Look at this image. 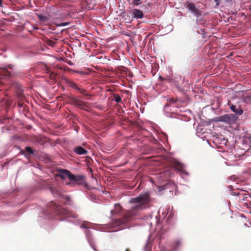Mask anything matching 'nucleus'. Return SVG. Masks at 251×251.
Returning <instances> with one entry per match:
<instances>
[{
  "label": "nucleus",
  "mask_w": 251,
  "mask_h": 251,
  "mask_svg": "<svg viewBox=\"0 0 251 251\" xmlns=\"http://www.w3.org/2000/svg\"><path fill=\"white\" fill-rule=\"evenodd\" d=\"M68 85L74 89V90L77 91L78 93L82 95L83 96L87 97H91L93 96L92 94H90L87 92V90L83 88L80 87L78 86L74 82L69 80L67 81ZM90 98H86L87 100H89Z\"/></svg>",
  "instance_id": "6"
},
{
  "label": "nucleus",
  "mask_w": 251,
  "mask_h": 251,
  "mask_svg": "<svg viewBox=\"0 0 251 251\" xmlns=\"http://www.w3.org/2000/svg\"><path fill=\"white\" fill-rule=\"evenodd\" d=\"M231 194L233 196H240V195H241V194H240V193L238 192V190L236 191V192L232 191L231 192Z\"/></svg>",
  "instance_id": "22"
},
{
  "label": "nucleus",
  "mask_w": 251,
  "mask_h": 251,
  "mask_svg": "<svg viewBox=\"0 0 251 251\" xmlns=\"http://www.w3.org/2000/svg\"><path fill=\"white\" fill-rule=\"evenodd\" d=\"M122 207L119 204H116L115 205L114 209L111 211V213L112 215L117 214L120 212L122 210Z\"/></svg>",
  "instance_id": "14"
},
{
  "label": "nucleus",
  "mask_w": 251,
  "mask_h": 251,
  "mask_svg": "<svg viewBox=\"0 0 251 251\" xmlns=\"http://www.w3.org/2000/svg\"><path fill=\"white\" fill-rule=\"evenodd\" d=\"M171 214H170L168 216L167 219L166 220V222H167L168 224H170V221L171 220Z\"/></svg>",
  "instance_id": "26"
},
{
  "label": "nucleus",
  "mask_w": 251,
  "mask_h": 251,
  "mask_svg": "<svg viewBox=\"0 0 251 251\" xmlns=\"http://www.w3.org/2000/svg\"><path fill=\"white\" fill-rule=\"evenodd\" d=\"M50 206L56 215L62 216L63 218L73 217L76 218L78 215L71 211H69L66 209L63 208L61 206L57 205L53 201L50 204Z\"/></svg>",
  "instance_id": "3"
},
{
  "label": "nucleus",
  "mask_w": 251,
  "mask_h": 251,
  "mask_svg": "<svg viewBox=\"0 0 251 251\" xmlns=\"http://www.w3.org/2000/svg\"><path fill=\"white\" fill-rule=\"evenodd\" d=\"M125 251H130V250L128 249H126Z\"/></svg>",
  "instance_id": "33"
},
{
  "label": "nucleus",
  "mask_w": 251,
  "mask_h": 251,
  "mask_svg": "<svg viewBox=\"0 0 251 251\" xmlns=\"http://www.w3.org/2000/svg\"><path fill=\"white\" fill-rule=\"evenodd\" d=\"M165 189V187L164 186H161L159 187L158 190L159 191H161L162 190H163Z\"/></svg>",
  "instance_id": "27"
},
{
  "label": "nucleus",
  "mask_w": 251,
  "mask_h": 251,
  "mask_svg": "<svg viewBox=\"0 0 251 251\" xmlns=\"http://www.w3.org/2000/svg\"><path fill=\"white\" fill-rule=\"evenodd\" d=\"M16 96L18 100V103L15 105L14 108H23V110H27L28 107L25 103V96L24 94V90L21 86H19L16 90Z\"/></svg>",
  "instance_id": "4"
},
{
  "label": "nucleus",
  "mask_w": 251,
  "mask_h": 251,
  "mask_svg": "<svg viewBox=\"0 0 251 251\" xmlns=\"http://www.w3.org/2000/svg\"><path fill=\"white\" fill-rule=\"evenodd\" d=\"M216 2V5H218L219 4V1H220V0H214Z\"/></svg>",
  "instance_id": "28"
},
{
  "label": "nucleus",
  "mask_w": 251,
  "mask_h": 251,
  "mask_svg": "<svg viewBox=\"0 0 251 251\" xmlns=\"http://www.w3.org/2000/svg\"><path fill=\"white\" fill-rule=\"evenodd\" d=\"M235 114H226L217 118V121L224 122L229 124L235 123L238 118L237 115H240L243 114V111H233Z\"/></svg>",
  "instance_id": "5"
},
{
  "label": "nucleus",
  "mask_w": 251,
  "mask_h": 251,
  "mask_svg": "<svg viewBox=\"0 0 251 251\" xmlns=\"http://www.w3.org/2000/svg\"><path fill=\"white\" fill-rule=\"evenodd\" d=\"M230 109H231V110H239V108L236 109V106L233 105H231L230 106Z\"/></svg>",
  "instance_id": "25"
},
{
  "label": "nucleus",
  "mask_w": 251,
  "mask_h": 251,
  "mask_svg": "<svg viewBox=\"0 0 251 251\" xmlns=\"http://www.w3.org/2000/svg\"><path fill=\"white\" fill-rule=\"evenodd\" d=\"M80 227L81 228H89V223L88 222H85L81 226H80Z\"/></svg>",
  "instance_id": "19"
},
{
  "label": "nucleus",
  "mask_w": 251,
  "mask_h": 251,
  "mask_svg": "<svg viewBox=\"0 0 251 251\" xmlns=\"http://www.w3.org/2000/svg\"><path fill=\"white\" fill-rule=\"evenodd\" d=\"M132 15L133 17L136 19H142L144 17L143 11L136 8L132 10Z\"/></svg>",
  "instance_id": "9"
},
{
  "label": "nucleus",
  "mask_w": 251,
  "mask_h": 251,
  "mask_svg": "<svg viewBox=\"0 0 251 251\" xmlns=\"http://www.w3.org/2000/svg\"><path fill=\"white\" fill-rule=\"evenodd\" d=\"M70 103L75 105L77 108H81L82 107H89V104L87 102H84L76 98H71L70 99Z\"/></svg>",
  "instance_id": "7"
},
{
  "label": "nucleus",
  "mask_w": 251,
  "mask_h": 251,
  "mask_svg": "<svg viewBox=\"0 0 251 251\" xmlns=\"http://www.w3.org/2000/svg\"><path fill=\"white\" fill-rule=\"evenodd\" d=\"M175 165H176V167L177 168L178 171L184 173V172L183 170V168H184V165L183 164L176 161V162H175Z\"/></svg>",
  "instance_id": "16"
},
{
  "label": "nucleus",
  "mask_w": 251,
  "mask_h": 251,
  "mask_svg": "<svg viewBox=\"0 0 251 251\" xmlns=\"http://www.w3.org/2000/svg\"><path fill=\"white\" fill-rule=\"evenodd\" d=\"M8 68H9V69H12V67L11 66V65H9V66H8Z\"/></svg>",
  "instance_id": "29"
},
{
  "label": "nucleus",
  "mask_w": 251,
  "mask_h": 251,
  "mask_svg": "<svg viewBox=\"0 0 251 251\" xmlns=\"http://www.w3.org/2000/svg\"><path fill=\"white\" fill-rule=\"evenodd\" d=\"M50 190L51 194L55 197H59L61 196V193L58 188L50 187Z\"/></svg>",
  "instance_id": "12"
},
{
  "label": "nucleus",
  "mask_w": 251,
  "mask_h": 251,
  "mask_svg": "<svg viewBox=\"0 0 251 251\" xmlns=\"http://www.w3.org/2000/svg\"><path fill=\"white\" fill-rule=\"evenodd\" d=\"M74 151L76 154L79 155H85L87 153V151L81 146L76 147L74 149Z\"/></svg>",
  "instance_id": "11"
},
{
  "label": "nucleus",
  "mask_w": 251,
  "mask_h": 251,
  "mask_svg": "<svg viewBox=\"0 0 251 251\" xmlns=\"http://www.w3.org/2000/svg\"><path fill=\"white\" fill-rule=\"evenodd\" d=\"M92 248H93V249L95 251H98L97 250V249H95V248L94 247H92Z\"/></svg>",
  "instance_id": "32"
},
{
  "label": "nucleus",
  "mask_w": 251,
  "mask_h": 251,
  "mask_svg": "<svg viewBox=\"0 0 251 251\" xmlns=\"http://www.w3.org/2000/svg\"><path fill=\"white\" fill-rule=\"evenodd\" d=\"M182 244V241L180 239L175 240L173 243V247L175 249H178Z\"/></svg>",
  "instance_id": "15"
},
{
  "label": "nucleus",
  "mask_w": 251,
  "mask_h": 251,
  "mask_svg": "<svg viewBox=\"0 0 251 251\" xmlns=\"http://www.w3.org/2000/svg\"><path fill=\"white\" fill-rule=\"evenodd\" d=\"M249 139L250 140V143L251 144V136L250 137H249Z\"/></svg>",
  "instance_id": "31"
},
{
  "label": "nucleus",
  "mask_w": 251,
  "mask_h": 251,
  "mask_svg": "<svg viewBox=\"0 0 251 251\" xmlns=\"http://www.w3.org/2000/svg\"><path fill=\"white\" fill-rule=\"evenodd\" d=\"M58 172V176L61 178L64 179L66 177L68 178L70 182L66 183L67 185L74 186L75 184L83 185L85 182V177L83 175H75L64 169H60Z\"/></svg>",
  "instance_id": "2"
},
{
  "label": "nucleus",
  "mask_w": 251,
  "mask_h": 251,
  "mask_svg": "<svg viewBox=\"0 0 251 251\" xmlns=\"http://www.w3.org/2000/svg\"><path fill=\"white\" fill-rule=\"evenodd\" d=\"M47 44L50 46L53 47L55 44V42L53 41L48 40L47 42Z\"/></svg>",
  "instance_id": "20"
},
{
  "label": "nucleus",
  "mask_w": 251,
  "mask_h": 251,
  "mask_svg": "<svg viewBox=\"0 0 251 251\" xmlns=\"http://www.w3.org/2000/svg\"><path fill=\"white\" fill-rule=\"evenodd\" d=\"M140 0H133V4L135 5H138L141 4Z\"/></svg>",
  "instance_id": "23"
},
{
  "label": "nucleus",
  "mask_w": 251,
  "mask_h": 251,
  "mask_svg": "<svg viewBox=\"0 0 251 251\" xmlns=\"http://www.w3.org/2000/svg\"><path fill=\"white\" fill-rule=\"evenodd\" d=\"M25 151L29 154H33V151L32 149H31V148H30L29 147H26Z\"/></svg>",
  "instance_id": "21"
},
{
  "label": "nucleus",
  "mask_w": 251,
  "mask_h": 251,
  "mask_svg": "<svg viewBox=\"0 0 251 251\" xmlns=\"http://www.w3.org/2000/svg\"><path fill=\"white\" fill-rule=\"evenodd\" d=\"M38 18L41 21H44V22H46L49 20L48 17H47L46 16H43L42 15H39Z\"/></svg>",
  "instance_id": "18"
},
{
  "label": "nucleus",
  "mask_w": 251,
  "mask_h": 251,
  "mask_svg": "<svg viewBox=\"0 0 251 251\" xmlns=\"http://www.w3.org/2000/svg\"><path fill=\"white\" fill-rule=\"evenodd\" d=\"M112 100L116 101L117 103L122 102L121 97L118 94L114 95Z\"/></svg>",
  "instance_id": "17"
},
{
  "label": "nucleus",
  "mask_w": 251,
  "mask_h": 251,
  "mask_svg": "<svg viewBox=\"0 0 251 251\" xmlns=\"http://www.w3.org/2000/svg\"><path fill=\"white\" fill-rule=\"evenodd\" d=\"M169 103L170 104H174L175 106L178 108L180 107V105L181 104V101L173 98L170 99Z\"/></svg>",
  "instance_id": "13"
},
{
  "label": "nucleus",
  "mask_w": 251,
  "mask_h": 251,
  "mask_svg": "<svg viewBox=\"0 0 251 251\" xmlns=\"http://www.w3.org/2000/svg\"><path fill=\"white\" fill-rule=\"evenodd\" d=\"M69 24L67 22H65V23H61L59 25H57V26H65V25H67Z\"/></svg>",
  "instance_id": "24"
},
{
  "label": "nucleus",
  "mask_w": 251,
  "mask_h": 251,
  "mask_svg": "<svg viewBox=\"0 0 251 251\" xmlns=\"http://www.w3.org/2000/svg\"><path fill=\"white\" fill-rule=\"evenodd\" d=\"M187 8L191 11L197 17L201 15V11L196 7L195 4L192 2H187L185 3Z\"/></svg>",
  "instance_id": "8"
},
{
  "label": "nucleus",
  "mask_w": 251,
  "mask_h": 251,
  "mask_svg": "<svg viewBox=\"0 0 251 251\" xmlns=\"http://www.w3.org/2000/svg\"><path fill=\"white\" fill-rule=\"evenodd\" d=\"M10 73L6 68H0V84L2 83L1 79L3 77H6L10 76Z\"/></svg>",
  "instance_id": "10"
},
{
  "label": "nucleus",
  "mask_w": 251,
  "mask_h": 251,
  "mask_svg": "<svg viewBox=\"0 0 251 251\" xmlns=\"http://www.w3.org/2000/svg\"><path fill=\"white\" fill-rule=\"evenodd\" d=\"M150 198L148 194H140L138 196L131 198L129 203L132 204L130 209L127 211L122 219L114 221L116 226H120L130 220L131 218L137 214L138 211L146 208L150 203Z\"/></svg>",
  "instance_id": "1"
},
{
  "label": "nucleus",
  "mask_w": 251,
  "mask_h": 251,
  "mask_svg": "<svg viewBox=\"0 0 251 251\" xmlns=\"http://www.w3.org/2000/svg\"><path fill=\"white\" fill-rule=\"evenodd\" d=\"M2 0H0V6H1V5H2Z\"/></svg>",
  "instance_id": "30"
}]
</instances>
